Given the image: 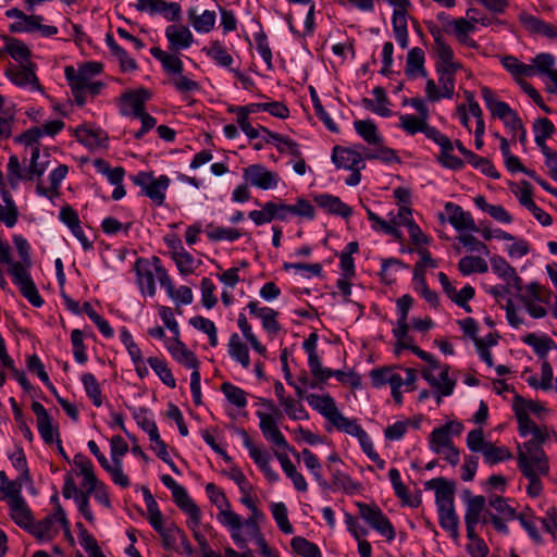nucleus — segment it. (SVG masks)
I'll use <instances>...</instances> for the list:
<instances>
[{
	"mask_svg": "<svg viewBox=\"0 0 557 557\" xmlns=\"http://www.w3.org/2000/svg\"><path fill=\"white\" fill-rule=\"evenodd\" d=\"M261 404L265 406L270 412L257 411L256 414L259 419V428L263 437L272 443L277 448L289 449L299 459L302 458L306 467L312 472L317 469H321V463L318 457L308 448L297 454L292 449L285 440L283 433L278 429L277 420L282 417L280 409L274 405L272 400L262 398Z\"/></svg>",
	"mask_w": 557,
	"mask_h": 557,
	"instance_id": "nucleus-1",
	"label": "nucleus"
},
{
	"mask_svg": "<svg viewBox=\"0 0 557 557\" xmlns=\"http://www.w3.org/2000/svg\"><path fill=\"white\" fill-rule=\"evenodd\" d=\"M517 463L523 476L529 480L527 493L531 497H537L543 490L541 476L549 472L545 451L534 443H524L518 448Z\"/></svg>",
	"mask_w": 557,
	"mask_h": 557,
	"instance_id": "nucleus-2",
	"label": "nucleus"
},
{
	"mask_svg": "<svg viewBox=\"0 0 557 557\" xmlns=\"http://www.w3.org/2000/svg\"><path fill=\"white\" fill-rule=\"evenodd\" d=\"M135 185L141 187L143 193L156 206H162L165 200V194L170 186V178L166 175L154 177L151 172H139L132 176Z\"/></svg>",
	"mask_w": 557,
	"mask_h": 557,
	"instance_id": "nucleus-3",
	"label": "nucleus"
},
{
	"mask_svg": "<svg viewBox=\"0 0 557 557\" xmlns=\"http://www.w3.org/2000/svg\"><path fill=\"white\" fill-rule=\"evenodd\" d=\"M27 268L28 267L24 262H12L9 264L8 272L12 276V281L18 287L21 294L34 307L39 308L44 305V300L40 297Z\"/></svg>",
	"mask_w": 557,
	"mask_h": 557,
	"instance_id": "nucleus-4",
	"label": "nucleus"
},
{
	"mask_svg": "<svg viewBox=\"0 0 557 557\" xmlns=\"http://www.w3.org/2000/svg\"><path fill=\"white\" fill-rule=\"evenodd\" d=\"M360 517L376 532L385 536L388 541L394 540L395 530L391 521L375 504H366L358 502Z\"/></svg>",
	"mask_w": 557,
	"mask_h": 557,
	"instance_id": "nucleus-5",
	"label": "nucleus"
},
{
	"mask_svg": "<svg viewBox=\"0 0 557 557\" xmlns=\"http://www.w3.org/2000/svg\"><path fill=\"white\" fill-rule=\"evenodd\" d=\"M135 8L141 12L161 14L170 22H178L181 20L182 9L177 2H166L165 0H137Z\"/></svg>",
	"mask_w": 557,
	"mask_h": 557,
	"instance_id": "nucleus-6",
	"label": "nucleus"
},
{
	"mask_svg": "<svg viewBox=\"0 0 557 557\" xmlns=\"http://www.w3.org/2000/svg\"><path fill=\"white\" fill-rule=\"evenodd\" d=\"M243 176L247 183L260 189H273L277 186V173L267 170L261 164H252L244 169Z\"/></svg>",
	"mask_w": 557,
	"mask_h": 557,
	"instance_id": "nucleus-7",
	"label": "nucleus"
},
{
	"mask_svg": "<svg viewBox=\"0 0 557 557\" xmlns=\"http://www.w3.org/2000/svg\"><path fill=\"white\" fill-rule=\"evenodd\" d=\"M462 431V425L459 422H447L444 425L434 429L430 434V448L435 454L444 453V449L450 447L453 440L450 435H459Z\"/></svg>",
	"mask_w": 557,
	"mask_h": 557,
	"instance_id": "nucleus-8",
	"label": "nucleus"
},
{
	"mask_svg": "<svg viewBox=\"0 0 557 557\" xmlns=\"http://www.w3.org/2000/svg\"><path fill=\"white\" fill-rule=\"evenodd\" d=\"M244 445L249 451V456L253 459V461L258 465V467L263 472L264 476L270 482H276L278 480V474L270 467V455L255 446L251 438L249 437L246 431L242 432Z\"/></svg>",
	"mask_w": 557,
	"mask_h": 557,
	"instance_id": "nucleus-9",
	"label": "nucleus"
},
{
	"mask_svg": "<svg viewBox=\"0 0 557 557\" xmlns=\"http://www.w3.org/2000/svg\"><path fill=\"white\" fill-rule=\"evenodd\" d=\"M32 410L37 418L38 432L46 444H51L59 438L58 428L52 425V419L46 408L38 401L32 404Z\"/></svg>",
	"mask_w": 557,
	"mask_h": 557,
	"instance_id": "nucleus-10",
	"label": "nucleus"
},
{
	"mask_svg": "<svg viewBox=\"0 0 557 557\" xmlns=\"http://www.w3.org/2000/svg\"><path fill=\"white\" fill-rule=\"evenodd\" d=\"M455 482L444 478H436L425 483L426 488L435 490V502L437 508L450 507L455 499Z\"/></svg>",
	"mask_w": 557,
	"mask_h": 557,
	"instance_id": "nucleus-11",
	"label": "nucleus"
},
{
	"mask_svg": "<svg viewBox=\"0 0 557 557\" xmlns=\"http://www.w3.org/2000/svg\"><path fill=\"white\" fill-rule=\"evenodd\" d=\"M150 98V92L144 88L127 91L121 96V112L124 115L136 117L145 111V102Z\"/></svg>",
	"mask_w": 557,
	"mask_h": 557,
	"instance_id": "nucleus-12",
	"label": "nucleus"
},
{
	"mask_svg": "<svg viewBox=\"0 0 557 557\" xmlns=\"http://www.w3.org/2000/svg\"><path fill=\"white\" fill-rule=\"evenodd\" d=\"M399 126L411 136L417 133H423L432 140L440 133L438 129L429 124V119H423L413 114H403L399 116Z\"/></svg>",
	"mask_w": 557,
	"mask_h": 557,
	"instance_id": "nucleus-13",
	"label": "nucleus"
},
{
	"mask_svg": "<svg viewBox=\"0 0 557 557\" xmlns=\"http://www.w3.org/2000/svg\"><path fill=\"white\" fill-rule=\"evenodd\" d=\"M445 211L448 214V222L455 227V230L480 232L472 215L465 211L460 206L453 202H446Z\"/></svg>",
	"mask_w": 557,
	"mask_h": 557,
	"instance_id": "nucleus-14",
	"label": "nucleus"
},
{
	"mask_svg": "<svg viewBox=\"0 0 557 557\" xmlns=\"http://www.w3.org/2000/svg\"><path fill=\"white\" fill-rule=\"evenodd\" d=\"M175 504L189 516L188 525L195 530L200 523V509L182 485L172 492Z\"/></svg>",
	"mask_w": 557,
	"mask_h": 557,
	"instance_id": "nucleus-15",
	"label": "nucleus"
},
{
	"mask_svg": "<svg viewBox=\"0 0 557 557\" xmlns=\"http://www.w3.org/2000/svg\"><path fill=\"white\" fill-rule=\"evenodd\" d=\"M9 79L20 87H32V89L40 90L38 78L34 71V65H17L7 70Z\"/></svg>",
	"mask_w": 557,
	"mask_h": 557,
	"instance_id": "nucleus-16",
	"label": "nucleus"
},
{
	"mask_svg": "<svg viewBox=\"0 0 557 557\" xmlns=\"http://www.w3.org/2000/svg\"><path fill=\"white\" fill-rule=\"evenodd\" d=\"M490 261L493 272L503 278L508 286L516 288L518 292L522 290L521 278L518 276L515 268L503 257L495 255Z\"/></svg>",
	"mask_w": 557,
	"mask_h": 557,
	"instance_id": "nucleus-17",
	"label": "nucleus"
},
{
	"mask_svg": "<svg viewBox=\"0 0 557 557\" xmlns=\"http://www.w3.org/2000/svg\"><path fill=\"white\" fill-rule=\"evenodd\" d=\"M431 34L434 37V44H435V51L440 59V63L437 64V69H445V70H459L461 65L454 61V51L448 46L442 35L440 29L431 30Z\"/></svg>",
	"mask_w": 557,
	"mask_h": 557,
	"instance_id": "nucleus-18",
	"label": "nucleus"
},
{
	"mask_svg": "<svg viewBox=\"0 0 557 557\" xmlns=\"http://www.w3.org/2000/svg\"><path fill=\"white\" fill-rule=\"evenodd\" d=\"M432 140L441 147L440 162L445 168L451 170L462 169L463 161L451 153L454 150V144L447 136L440 132Z\"/></svg>",
	"mask_w": 557,
	"mask_h": 557,
	"instance_id": "nucleus-19",
	"label": "nucleus"
},
{
	"mask_svg": "<svg viewBox=\"0 0 557 557\" xmlns=\"http://www.w3.org/2000/svg\"><path fill=\"white\" fill-rule=\"evenodd\" d=\"M332 160L337 168L354 170L356 168H364L362 156L351 148L334 147Z\"/></svg>",
	"mask_w": 557,
	"mask_h": 557,
	"instance_id": "nucleus-20",
	"label": "nucleus"
},
{
	"mask_svg": "<svg viewBox=\"0 0 557 557\" xmlns=\"http://www.w3.org/2000/svg\"><path fill=\"white\" fill-rule=\"evenodd\" d=\"M166 39L170 42V49L178 51L187 49L193 44V34L183 25H170L165 29Z\"/></svg>",
	"mask_w": 557,
	"mask_h": 557,
	"instance_id": "nucleus-21",
	"label": "nucleus"
},
{
	"mask_svg": "<svg viewBox=\"0 0 557 557\" xmlns=\"http://www.w3.org/2000/svg\"><path fill=\"white\" fill-rule=\"evenodd\" d=\"M136 271L137 284L141 292H146L149 296L156 294L154 275L149 268L147 259L138 258L134 264Z\"/></svg>",
	"mask_w": 557,
	"mask_h": 557,
	"instance_id": "nucleus-22",
	"label": "nucleus"
},
{
	"mask_svg": "<svg viewBox=\"0 0 557 557\" xmlns=\"http://www.w3.org/2000/svg\"><path fill=\"white\" fill-rule=\"evenodd\" d=\"M424 61L425 54L421 48L414 47L410 49L407 54L405 74L411 79L419 76L425 77L426 71L424 69Z\"/></svg>",
	"mask_w": 557,
	"mask_h": 557,
	"instance_id": "nucleus-23",
	"label": "nucleus"
},
{
	"mask_svg": "<svg viewBox=\"0 0 557 557\" xmlns=\"http://www.w3.org/2000/svg\"><path fill=\"white\" fill-rule=\"evenodd\" d=\"M482 98L485 102L486 108L491 111L492 115L499 120H505L515 110H512L508 103L497 100L493 90L486 86L481 88Z\"/></svg>",
	"mask_w": 557,
	"mask_h": 557,
	"instance_id": "nucleus-24",
	"label": "nucleus"
},
{
	"mask_svg": "<svg viewBox=\"0 0 557 557\" xmlns=\"http://www.w3.org/2000/svg\"><path fill=\"white\" fill-rule=\"evenodd\" d=\"M307 400L311 407L318 410L331 423L339 413L334 399L330 395L311 394L307 397Z\"/></svg>",
	"mask_w": 557,
	"mask_h": 557,
	"instance_id": "nucleus-25",
	"label": "nucleus"
},
{
	"mask_svg": "<svg viewBox=\"0 0 557 557\" xmlns=\"http://www.w3.org/2000/svg\"><path fill=\"white\" fill-rule=\"evenodd\" d=\"M314 201L319 207L325 209L329 213L348 218L351 215V208L344 203L338 197L321 194L314 197Z\"/></svg>",
	"mask_w": 557,
	"mask_h": 557,
	"instance_id": "nucleus-26",
	"label": "nucleus"
},
{
	"mask_svg": "<svg viewBox=\"0 0 557 557\" xmlns=\"http://www.w3.org/2000/svg\"><path fill=\"white\" fill-rule=\"evenodd\" d=\"M168 350L175 360L184 364L186 368L193 369V371L198 370L199 361L196 355L178 338L168 346Z\"/></svg>",
	"mask_w": 557,
	"mask_h": 557,
	"instance_id": "nucleus-27",
	"label": "nucleus"
},
{
	"mask_svg": "<svg viewBox=\"0 0 557 557\" xmlns=\"http://www.w3.org/2000/svg\"><path fill=\"white\" fill-rule=\"evenodd\" d=\"M523 343L531 346L536 356L543 361L546 360L550 350L557 348L556 343L547 335L537 336L535 333H529L522 338Z\"/></svg>",
	"mask_w": 557,
	"mask_h": 557,
	"instance_id": "nucleus-28",
	"label": "nucleus"
},
{
	"mask_svg": "<svg viewBox=\"0 0 557 557\" xmlns=\"http://www.w3.org/2000/svg\"><path fill=\"white\" fill-rule=\"evenodd\" d=\"M12 520L21 528L30 527L33 516L24 498L9 499Z\"/></svg>",
	"mask_w": 557,
	"mask_h": 557,
	"instance_id": "nucleus-29",
	"label": "nucleus"
},
{
	"mask_svg": "<svg viewBox=\"0 0 557 557\" xmlns=\"http://www.w3.org/2000/svg\"><path fill=\"white\" fill-rule=\"evenodd\" d=\"M356 133L370 146L383 143V137L380 135L375 123L370 120H357L354 122Z\"/></svg>",
	"mask_w": 557,
	"mask_h": 557,
	"instance_id": "nucleus-30",
	"label": "nucleus"
},
{
	"mask_svg": "<svg viewBox=\"0 0 557 557\" xmlns=\"http://www.w3.org/2000/svg\"><path fill=\"white\" fill-rule=\"evenodd\" d=\"M275 457L280 461V463L282 466V469L285 472V474L292 480L295 488L297 491H299V492H307L308 484H307L306 479L304 478V475L301 473H299L297 471L296 467L290 461L288 456L286 454H282V453H277L276 451L275 453Z\"/></svg>",
	"mask_w": 557,
	"mask_h": 557,
	"instance_id": "nucleus-31",
	"label": "nucleus"
},
{
	"mask_svg": "<svg viewBox=\"0 0 557 557\" xmlns=\"http://www.w3.org/2000/svg\"><path fill=\"white\" fill-rule=\"evenodd\" d=\"M372 94L375 98V100H371L368 98H363L362 103L363 106L373 111L374 113L387 117L392 115V111L387 108V104H389V101L386 97L384 88L377 86L372 90Z\"/></svg>",
	"mask_w": 557,
	"mask_h": 557,
	"instance_id": "nucleus-32",
	"label": "nucleus"
},
{
	"mask_svg": "<svg viewBox=\"0 0 557 557\" xmlns=\"http://www.w3.org/2000/svg\"><path fill=\"white\" fill-rule=\"evenodd\" d=\"M150 53L161 62L163 69L168 73L181 75L184 67L182 60L176 54L168 53L158 47L150 49Z\"/></svg>",
	"mask_w": 557,
	"mask_h": 557,
	"instance_id": "nucleus-33",
	"label": "nucleus"
},
{
	"mask_svg": "<svg viewBox=\"0 0 557 557\" xmlns=\"http://www.w3.org/2000/svg\"><path fill=\"white\" fill-rule=\"evenodd\" d=\"M467 508L465 513V522L479 523L482 512L485 508L486 499L482 495L470 496V492L466 491Z\"/></svg>",
	"mask_w": 557,
	"mask_h": 557,
	"instance_id": "nucleus-34",
	"label": "nucleus"
},
{
	"mask_svg": "<svg viewBox=\"0 0 557 557\" xmlns=\"http://www.w3.org/2000/svg\"><path fill=\"white\" fill-rule=\"evenodd\" d=\"M228 354L234 360L239 362L243 368H249L250 359L248 347L240 341V337L237 333L232 334L230 337Z\"/></svg>",
	"mask_w": 557,
	"mask_h": 557,
	"instance_id": "nucleus-35",
	"label": "nucleus"
},
{
	"mask_svg": "<svg viewBox=\"0 0 557 557\" xmlns=\"http://www.w3.org/2000/svg\"><path fill=\"white\" fill-rule=\"evenodd\" d=\"M437 512L440 525L456 540L459 536V520L455 511V506L437 508Z\"/></svg>",
	"mask_w": 557,
	"mask_h": 557,
	"instance_id": "nucleus-36",
	"label": "nucleus"
},
{
	"mask_svg": "<svg viewBox=\"0 0 557 557\" xmlns=\"http://www.w3.org/2000/svg\"><path fill=\"white\" fill-rule=\"evenodd\" d=\"M55 513L53 517H46L37 523H30L27 529L36 539L41 541H50L57 533L58 530L54 528Z\"/></svg>",
	"mask_w": 557,
	"mask_h": 557,
	"instance_id": "nucleus-37",
	"label": "nucleus"
},
{
	"mask_svg": "<svg viewBox=\"0 0 557 557\" xmlns=\"http://www.w3.org/2000/svg\"><path fill=\"white\" fill-rule=\"evenodd\" d=\"M513 410L519 424V432L522 436L530 435L533 428L536 426L529 414L525 412V400L519 396L515 398Z\"/></svg>",
	"mask_w": 557,
	"mask_h": 557,
	"instance_id": "nucleus-38",
	"label": "nucleus"
},
{
	"mask_svg": "<svg viewBox=\"0 0 557 557\" xmlns=\"http://www.w3.org/2000/svg\"><path fill=\"white\" fill-rule=\"evenodd\" d=\"M77 136L82 143L90 147H103L108 141V135L100 128H77Z\"/></svg>",
	"mask_w": 557,
	"mask_h": 557,
	"instance_id": "nucleus-39",
	"label": "nucleus"
},
{
	"mask_svg": "<svg viewBox=\"0 0 557 557\" xmlns=\"http://www.w3.org/2000/svg\"><path fill=\"white\" fill-rule=\"evenodd\" d=\"M502 65L515 77V79H523V76L534 75V67L529 64L521 63L513 55H505L502 59Z\"/></svg>",
	"mask_w": 557,
	"mask_h": 557,
	"instance_id": "nucleus-40",
	"label": "nucleus"
},
{
	"mask_svg": "<svg viewBox=\"0 0 557 557\" xmlns=\"http://www.w3.org/2000/svg\"><path fill=\"white\" fill-rule=\"evenodd\" d=\"M162 539V545L168 550H178L180 540H184V532L174 523H170L158 532Z\"/></svg>",
	"mask_w": 557,
	"mask_h": 557,
	"instance_id": "nucleus-41",
	"label": "nucleus"
},
{
	"mask_svg": "<svg viewBox=\"0 0 557 557\" xmlns=\"http://www.w3.org/2000/svg\"><path fill=\"white\" fill-rule=\"evenodd\" d=\"M189 20L198 33H209L215 24V12L206 10L202 14L196 15L195 10H189Z\"/></svg>",
	"mask_w": 557,
	"mask_h": 557,
	"instance_id": "nucleus-42",
	"label": "nucleus"
},
{
	"mask_svg": "<svg viewBox=\"0 0 557 557\" xmlns=\"http://www.w3.org/2000/svg\"><path fill=\"white\" fill-rule=\"evenodd\" d=\"M484 461L488 465H496L498 462L509 460L512 458V454L505 446H496L492 442L485 445L482 450Z\"/></svg>",
	"mask_w": 557,
	"mask_h": 557,
	"instance_id": "nucleus-43",
	"label": "nucleus"
},
{
	"mask_svg": "<svg viewBox=\"0 0 557 557\" xmlns=\"http://www.w3.org/2000/svg\"><path fill=\"white\" fill-rule=\"evenodd\" d=\"M364 158L368 160H381L384 163H399L400 159L396 150L384 146V141L374 146V149L367 150Z\"/></svg>",
	"mask_w": 557,
	"mask_h": 557,
	"instance_id": "nucleus-44",
	"label": "nucleus"
},
{
	"mask_svg": "<svg viewBox=\"0 0 557 557\" xmlns=\"http://www.w3.org/2000/svg\"><path fill=\"white\" fill-rule=\"evenodd\" d=\"M206 234L212 242H235L242 236L240 232L236 228L215 226L213 224L207 225Z\"/></svg>",
	"mask_w": 557,
	"mask_h": 557,
	"instance_id": "nucleus-45",
	"label": "nucleus"
},
{
	"mask_svg": "<svg viewBox=\"0 0 557 557\" xmlns=\"http://www.w3.org/2000/svg\"><path fill=\"white\" fill-rule=\"evenodd\" d=\"M552 293L537 283H530L525 286V290L520 296V300L524 304V299L531 302L549 304Z\"/></svg>",
	"mask_w": 557,
	"mask_h": 557,
	"instance_id": "nucleus-46",
	"label": "nucleus"
},
{
	"mask_svg": "<svg viewBox=\"0 0 557 557\" xmlns=\"http://www.w3.org/2000/svg\"><path fill=\"white\" fill-rule=\"evenodd\" d=\"M147 362L166 386L171 388L176 386V381L172 374V371L169 369L164 360L158 357H149Z\"/></svg>",
	"mask_w": 557,
	"mask_h": 557,
	"instance_id": "nucleus-47",
	"label": "nucleus"
},
{
	"mask_svg": "<svg viewBox=\"0 0 557 557\" xmlns=\"http://www.w3.org/2000/svg\"><path fill=\"white\" fill-rule=\"evenodd\" d=\"M8 180L12 187H16L21 181H30L28 168L23 170L16 156H11L8 162Z\"/></svg>",
	"mask_w": 557,
	"mask_h": 557,
	"instance_id": "nucleus-48",
	"label": "nucleus"
},
{
	"mask_svg": "<svg viewBox=\"0 0 557 557\" xmlns=\"http://www.w3.org/2000/svg\"><path fill=\"white\" fill-rule=\"evenodd\" d=\"M203 51L221 66L230 67L233 63V57L220 41L211 42L209 47L203 48Z\"/></svg>",
	"mask_w": 557,
	"mask_h": 557,
	"instance_id": "nucleus-49",
	"label": "nucleus"
},
{
	"mask_svg": "<svg viewBox=\"0 0 557 557\" xmlns=\"http://www.w3.org/2000/svg\"><path fill=\"white\" fill-rule=\"evenodd\" d=\"M458 269L463 275H470L474 272H487L488 265L481 257L467 256L459 260Z\"/></svg>",
	"mask_w": 557,
	"mask_h": 557,
	"instance_id": "nucleus-50",
	"label": "nucleus"
},
{
	"mask_svg": "<svg viewBox=\"0 0 557 557\" xmlns=\"http://www.w3.org/2000/svg\"><path fill=\"white\" fill-rule=\"evenodd\" d=\"M556 59L550 53H539L532 59V66L534 67V74L546 75L548 78L552 77V73L556 72L554 69Z\"/></svg>",
	"mask_w": 557,
	"mask_h": 557,
	"instance_id": "nucleus-51",
	"label": "nucleus"
},
{
	"mask_svg": "<svg viewBox=\"0 0 557 557\" xmlns=\"http://www.w3.org/2000/svg\"><path fill=\"white\" fill-rule=\"evenodd\" d=\"M453 24H454V33H455L456 37L461 42L468 45L469 47L476 46L474 40L468 38V35L475 30L473 21H468L463 17H460V18L454 20Z\"/></svg>",
	"mask_w": 557,
	"mask_h": 557,
	"instance_id": "nucleus-52",
	"label": "nucleus"
},
{
	"mask_svg": "<svg viewBox=\"0 0 557 557\" xmlns=\"http://www.w3.org/2000/svg\"><path fill=\"white\" fill-rule=\"evenodd\" d=\"M221 391L232 405L238 408H244L247 406V394L240 387L235 386L228 382H224L221 385Z\"/></svg>",
	"mask_w": 557,
	"mask_h": 557,
	"instance_id": "nucleus-53",
	"label": "nucleus"
},
{
	"mask_svg": "<svg viewBox=\"0 0 557 557\" xmlns=\"http://www.w3.org/2000/svg\"><path fill=\"white\" fill-rule=\"evenodd\" d=\"M82 383L87 396L91 399L92 404L96 407H100L102 405L101 389L95 375L92 373H84L82 375Z\"/></svg>",
	"mask_w": 557,
	"mask_h": 557,
	"instance_id": "nucleus-54",
	"label": "nucleus"
},
{
	"mask_svg": "<svg viewBox=\"0 0 557 557\" xmlns=\"http://www.w3.org/2000/svg\"><path fill=\"white\" fill-rule=\"evenodd\" d=\"M293 550L302 557H320L319 547L302 536H295L290 541Z\"/></svg>",
	"mask_w": 557,
	"mask_h": 557,
	"instance_id": "nucleus-55",
	"label": "nucleus"
},
{
	"mask_svg": "<svg viewBox=\"0 0 557 557\" xmlns=\"http://www.w3.org/2000/svg\"><path fill=\"white\" fill-rule=\"evenodd\" d=\"M189 322L195 329L202 331L203 333H206L208 335L210 345L212 347H215L218 345L216 327L211 320L198 315V317L191 318Z\"/></svg>",
	"mask_w": 557,
	"mask_h": 557,
	"instance_id": "nucleus-56",
	"label": "nucleus"
},
{
	"mask_svg": "<svg viewBox=\"0 0 557 557\" xmlns=\"http://www.w3.org/2000/svg\"><path fill=\"white\" fill-rule=\"evenodd\" d=\"M5 51L18 62L27 61L30 55L27 46L16 38H7Z\"/></svg>",
	"mask_w": 557,
	"mask_h": 557,
	"instance_id": "nucleus-57",
	"label": "nucleus"
},
{
	"mask_svg": "<svg viewBox=\"0 0 557 557\" xmlns=\"http://www.w3.org/2000/svg\"><path fill=\"white\" fill-rule=\"evenodd\" d=\"M271 511L280 530L285 534H292L294 529L288 520L286 506L283 503H275L272 505Z\"/></svg>",
	"mask_w": 557,
	"mask_h": 557,
	"instance_id": "nucleus-58",
	"label": "nucleus"
},
{
	"mask_svg": "<svg viewBox=\"0 0 557 557\" xmlns=\"http://www.w3.org/2000/svg\"><path fill=\"white\" fill-rule=\"evenodd\" d=\"M44 18L41 15H25L21 22H14L10 25L11 33H34L37 32L39 22Z\"/></svg>",
	"mask_w": 557,
	"mask_h": 557,
	"instance_id": "nucleus-59",
	"label": "nucleus"
},
{
	"mask_svg": "<svg viewBox=\"0 0 557 557\" xmlns=\"http://www.w3.org/2000/svg\"><path fill=\"white\" fill-rule=\"evenodd\" d=\"M332 424L339 431H344L347 434H350L352 436H356L359 438L360 436H363L366 431L357 424L356 421L349 420L348 418L344 417L341 412L335 418V420L332 422Z\"/></svg>",
	"mask_w": 557,
	"mask_h": 557,
	"instance_id": "nucleus-60",
	"label": "nucleus"
},
{
	"mask_svg": "<svg viewBox=\"0 0 557 557\" xmlns=\"http://www.w3.org/2000/svg\"><path fill=\"white\" fill-rule=\"evenodd\" d=\"M134 419L137 424L148 433L149 440H157L159 435V431L156 422L147 416V410L144 408H139L134 412Z\"/></svg>",
	"mask_w": 557,
	"mask_h": 557,
	"instance_id": "nucleus-61",
	"label": "nucleus"
},
{
	"mask_svg": "<svg viewBox=\"0 0 557 557\" xmlns=\"http://www.w3.org/2000/svg\"><path fill=\"white\" fill-rule=\"evenodd\" d=\"M70 75H72V76L74 75V67L66 66L65 67V77L71 87L75 102L78 106H84L86 102V95H87V91L85 90V85H83L84 83L70 77Z\"/></svg>",
	"mask_w": 557,
	"mask_h": 557,
	"instance_id": "nucleus-62",
	"label": "nucleus"
},
{
	"mask_svg": "<svg viewBox=\"0 0 557 557\" xmlns=\"http://www.w3.org/2000/svg\"><path fill=\"white\" fill-rule=\"evenodd\" d=\"M173 260L175 261L180 273L183 275L193 273L197 268V261L185 250V248L175 255Z\"/></svg>",
	"mask_w": 557,
	"mask_h": 557,
	"instance_id": "nucleus-63",
	"label": "nucleus"
},
{
	"mask_svg": "<svg viewBox=\"0 0 557 557\" xmlns=\"http://www.w3.org/2000/svg\"><path fill=\"white\" fill-rule=\"evenodd\" d=\"M488 504L497 511L499 517H503L506 520L516 519V510L508 505L504 497L497 495L491 496L488 498Z\"/></svg>",
	"mask_w": 557,
	"mask_h": 557,
	"instance_id": "nucleus-64",
	"label": "nucleus"
}]
</instances>
